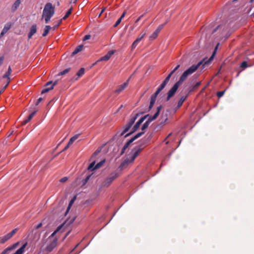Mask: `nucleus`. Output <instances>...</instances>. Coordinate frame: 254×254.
Returning <instances> with one entry per match:
<instances>
[{
    "mask_svg": "<svg viewBox=\"0 0 254 254\" xmlns=\"http://www.w3.org/2000/svg\"><path fill=\"white\" fill-rule=\"evenodd\" d=\"M215 53V52H214L211 57L207 61H205V60L204 59L203 60L199 62L197 64H193L185 70L180 77L179 80L173 85L167 93L166 101H168L171 98L174 96L179 87L185 80H186L189 75L194 72L201 65H202V66L204 67L205 65L208 64L213 59V56Z\"/></svg>",
    "mask_w": 254,
    "mask_h": 254,
    "instance_id": "obj_1",
    "label": "nucleus"
},
{
    "mask_svg": "<svg viewBox=\"0 0 254 254\" xmlns=\"http://www.w3.org/2000/svg\"><path fill=\"white\" fill-rule=\"evenodd\" d=\"M146 141H143L141 144L134 148L128 156L121 163L119 166L120 169L127 166L129 164L132 163L135 159L138 156L141 151L145 147L146 144Z\"/></svg>",
    "mask_w": 254,
    "mask_h": 254,
    "instance_id": "obj_2",
    "label": "nucleus"
},
{
    "mask_svg": "<svg viewBox=\"0 0 254 254\" xmlns=\"http://www.w3.org/2000/svg\"><path fill=\"white\" fill-rule=\"evenodd\" d=\"M55 13V8L50 2L47 3L44 8L42 18L44 16L53 17Z\"/></svg>",
    "mask_w": 254,
    "mask_h": 254,
    "instance_id": "obj_3",
    "label": "nucleus"
},
{
    "mask_svg": "<svg viewBox=\"0 0 254 254\" xmlns=\"http://www.w3.org/2000/svg\"><path fill=\"white\" fill-rule=\"evenodd\" d=\"M162 108V105H160L159 106H158L157 107L156 112L155 113V114L153 116H150L148 118L147 120L144 123V124L142 126L141 130H143L145 129L146 128H147L148 127L150 123L152 121L156 120L157 118V117L159 116V115L160 114V111L161 110Z\"/></svg>",
    "mask_w": 254,
    "mask_h": 254,
    "instance_id": "obj_4",
    "label": "nucleus"
},
{
    "mask_svg": "<svg viewBox=\"0 0 254 254\" xmlns=\"http://www.w3.org/2000/svg\"><path fill=\"white\" fill-rule=\"evenodd\" d=\"M58 239L55 238L52 240H49L47 246L43 252L46 253H51L57 246Z\"/></svg>",
    "mask_w": 254,
    "mask_h": 254,
    "instance_id": "obj_5",
    "label": "nucleus"
},
{
    "mask_svg": "<svg viewBox=\"0 0 254 254\" xmlns=\"http://www.w3.org/2000/svg\"><path fill=\"white\" fill-rule=\"evenodd\" d=\"M119 177V174L117 173H111L110 176L107 178L103 182L102 186L103 187H108L112 182L116 178Z\"/></svg>",
    "mask_w": 254,
    "mask_h": 254,
    "instance_id": "obj_6",
    "label": "nucleus"
},
{
    "mask_svg": "<svg viewBox=\"0 0 254 254\" xmlns=\"http://www.w3.org/2000/svg\"><path fill=\"white\" fill-rule=\"evenodd\" d=\"M170 79L169 77L167 76L153 94L157 96L159 93L165 88Z\"/></svg>",
    "mask_w": 254,
    "mask_h": 254,
    "instance_id": "obj_7",
    "label": "nucleus"
},
{
    "mask_svg": "<svg viewBox=\"0 0 254 254\" xmlns=\"http://www.w3.org/2000/svg\"><path fill=\"white\" fill-rule=\"evenodd\" d=\"M57 81H55L54 83L52 81H49L46 84L45 86H48L50 85V87H46L41 92V94H44L49 92L53 89L55 85L57 84Z\"/></svg>",
    "mask_w": 254,
    "mask_h": 254,
    "instance_id": "obj_8",
    "label": "nucleus"
},
{
    "mask_svg": "<svg viewBox=\"0 0 254 254\" xmlns=\"http://www.w3.org/2000/svg\"><path fill=\"white\" fill-rule=\"evenodd\" d=\"M145 35V33H141L136 39V40L133 42L131 46V50H133L137 46L138 43L142 40V39Z\"/></svg>",
    "mask_w": 254,
    "mask_h": 254,
    "instance_id": "obj_9",
    "label": "nucleus"
},
{
    "mask_svg": "<svg viewBox=\"0 0 254 254\" xmlns=\"http://www.w3.org/2000/svg\"><path fill=\"white\" fill-rule=\"evenodd\" d=\"M12 72V69L10 66H9L8 68L7 71L5 73V74L2 76L3 78H7V82L5 85L3 87V89H5L7 86L8 85L10 82V77L9 76Z\"/></svg>",
    "mask_w": 254,
    "mask_h": 254,
    "instance_id": "obj_10",
    "label": "nucleus"
},
{
    "mask_svg": "<svg viewBox=\"0 0 254 254\" xmlns=\"http://www.w3.org/2000/svg\"><path fill=\"white\" fill-rule=\"evenodd\" d=\"M116 52L115 50H110L109 51L107 54L104 56L101 57L99 60H98L96 63L101 61H108L111 56Z\"/></svg>",
    "mask_w": 254,
    "mask_h": 254,
    "instance_id": "obj_11",
    "label": "nucleus"
},
{
    "mask_svg": "<svg viewBox=\"0 0 254 254\" xmlns=\"http://www.w3.org/2000/svg\"><path fill=\"white\" fill-rule=\"evenodd\" d=\"M11 26L12 24L10 22H8L4 25L3 28L0 34V38L2 37L4 35L7 33V32L10 29Z\"/></svg>",
    "mask_w": 254,
    "mask_h": 254,
    "instance_id": "obj_12",
    "label": "nucleus"
},
{
    "mask_svg": "<svg viewBox=\"0 0 254 254\" xmlns=\"http://www.w3.org/2000/svg\"><path fill=\"white\" fill-rule=\"evenodd\" d=\"M131 78L130 77L129 79L124 83L122 84V85H120L118 88L115 91V92L116 93H120L121 92L123 91L128 85V81L129 79Z\"/></svg>",
    "mask_w": 254,
    "mask_h": 254,
    "instance_id": "obj_13",
    "label": "nucleus"
},
{
    "mask_svg": "<svg viewBox=\"0 0 254 254\" xmlns=\"http://www.w3.org/2000/svg\"><path fill=\"white\" fill-rule=\"evenodd\" d=\"M132 126H131L130 124H129L128 123H127L125 127V129L122 132H118L115 135V136H123L125 133H126L128 131V130L130 128V127H131Z\"/></svg>",
    "mask_w": 254,
    "mask_h": 254,
    "instance_id": "obj_14",
    "label": "nucleus"
},
{
    "mask_svg": "<svg viewBox=\"0 0 254 254\" xmlns=\"http://www.w3.org/2000/svg\"><path fill=\"white\" fill-rule=\"evenodd\" d=\"M167 124V122L159 120L158 124L155 126L154 129L156 131L161 130Z\"/></svg>",
    "mask_w": 254,
    "mask_h": 254,
    "instance_id": "obj_15",
    "label": "nucleus"
},
{
    "mask_svg": "<svg viewBox=\"0 0 254 254\" xmlns=\"http://www.w3.org/2000/svg\"><path fill=\"white\" fill-rule=\"evenodd\" d=\"M37 32V25L36 24H33L30 30V31L28 35V39H30L32 38L33 35L35 34Z\"/></svg>",
    "mask_w": 254,
    "mask_h": 254,
    "instance_id": "obj_16",
    "label": "nucleus"
},
{
    "mask_svg": "<svg viewBox=\"0 0 254 254\" xmlns=\"http://www.w3.org/2000/svg\"><path fill=\"white\" fill-rule=\"evenodd\" d=\"M140 114V113H136L135 115H134L133 113H132L130 115V118L129 119V122L127 123L130 124L131 126H132L136 119L139 116Z\"/></svg>",
    "mask_w": 254,
    "mask_h": 254,
    "instance_id": "obj_17",
    "label": "nucleus"
},
{
    "mask_svg": "<svg viewBox=\"0 0 254 254\" xmlns=\"http://www.w3.org/2000/svg\"><path fill=\"white\" fill-rule=\"evenodd\" d=\"M156 98H157V96H156L154 94H152L151 95V98H150V104H149V106L148 110V111H150L151 110V109L152 108L153 106H154V103L156 100Z\"/></svg>",
    "mask_w": 254,
    "mask_h": 254,
    "instance_id": "obj_18",
    "label": "nucleus"
},
{
    "mask_svg": "<svg viewBox=\"0 0 254 254\" xmlns=\"http://www.w3.org/2000/svg\"><path fill=\"white\" fill-rule=\"evenodd\" d=\"M156 98H157V96H156L154 94H152L151 95V98H150V104H149V106L148 110V111H150L151 110V109L152 108L153 106H154V103L156 100Z\"/></svg>",
    "mask_w": 254,
    "mask_h": 254,
    "instance_id": "obj_19",
    "label": "nucleus"
},
{
    "mask_svg": "<svg viewBox=\"0 0 254 254\" xmlns=\"http://www.w3.org/2000/svg\"><path fill=\"white\" fill-rule=\"evenodd\" d=\"M19 244V242H17L13 244L12 246L7 248L4 250H3V251L0 254H6L7 253V252L15 249L18 246Z\"/></svg>",
    "mask_w": 254,
    "mask_h": 254,
    "instance_id": "obj_20",
    "label": "nucleus"
},
{
    "mask_svg": "<svg viewBox=\"0 0 254 254\" xmlns=\"http://www.w3.org/2000/svg\"><path fill=\"white\" fill-rule=\"evenodd\" d=\"M188 95H187L186 96H183L180 100L178 102L177 106L176 107V110L179 109L183 105L184 101L186 100Z\"/></svg>",
    "mask_w": 254,
    "mask_h": 254,
    "instance_id": "obj_21",
    "label": "nucleus"
},
{
    "mask_svg": "<svg viewBox=\"0 0 254 254\" xmlns=\"http://www.w3.org/2000/svg\"><path fill=\"white\" fill-rule=\"evenodd\" d=\"M37 111H35L33 112L32 113H31L28 116V118L22 122V125H25L29 122H30L31 121V120L33 118V117L36 113Z\"/></svg>",
    "mask_w": 254,
    "mask_h": 254,
    "instance_id": "obj_22",
    "label": "nucleus"
},
{
    "mask_svg": "<svg viewBox=\"0 0 254 254\" xmlns=\"http://www.w3.org/2000/svg\"><path fill=\"white\" fill-rule=\"evenodd\" d=\"M20 3H21V0H16L14 2V3L12 5V6H11V11L12 12L15 11L17 9V8L19 7Z\"/></svg>",
    "mask_w": 254,
    "mask_h": 254,
    "instance_id": "obj_23",
    "label": "nucleus"
},
{
    "mask_svg": "<svg viewBox=\"0 0 254 254\" xmlns=\"http://www.w3.org/2000/svg\"><path fill=\"white\" fill-rule=\"evenodd\" d=\"M27 243L26 242L25 244H24L23 245V246L20 249L17 250L16 251V252L13 254H22L24 253V250H25L26 247L27 246Z\"/></svg>",
    "mask_w": 254,
    "mask_h": 254,
    "instance_id": "obj_24",
    "label": "nucleus"
},
{
    "mask_svg": "<svg viewBox=\"0 0 254 254\" xmlns=\"http://www.w3.org/2000/svg\"><path fill=\"white\" fill-rule=\"evenodd\" d=\"M140 126V125L139 124L136 123L132 128V131L126 134L125 137H127L130 135L133 132H135L139 127Z\"/></svg>",
    "mask_w": 254,
    "mask_h": 254,
    "instance_id": "obj_25",
    "label": "nucleus"
},
{
    "mask_svg": "<svg viewBox=\"0 0 254 254\" xmlns=\"http://www.w3.org/2000/svg\"><path fill=\"white\" fill-rule=\"evenodd\" d=\"M83 47V46L82 45L78 46L72 53L71 56H74V55L77 54L78 53L81 51L82 50Z\"/></svg>",
    "mask_w": 254,
    "mask_h": 254,
    "instance_id": "obj_26",
    "label": "nucleus"
},
{
    "mask_svg": "<svg viewBox=\"0 0 254 254\" xmlns=\"http://www.w3.org/2000/svg\"><path fill=\"white\" fill-rule=\"evenodd\" d=\"M168 120V113L162 112L161 114L159 120L164 121L167 123Z\"/></svg>",
    "mask_w": 254,
    "mask_h": 254,
    "instance_id": "obj_27",
    "label": "nucleus"
},
{
    "mask_svg": "<svg viewBox=\"0 0 254 254\" xmlns=\"http://www.w3.org/2000/svg\"><path fill=\"white\" fill-rule=\"evenodd\" d=\"M168 120V113L162 112L161 114L159 120L164 121L167 123Z\"/></svg>",
    "mask_w": 254,
    "mask_h": 254,
    "instance_id": "obj_28",
    "label": "nucleus"
},
{
    "mask_svg": "<svg viewBox=\"0 0 254 254\" xmlns=\"http://www.w3.org/2000/svg\"><path fill=\"white\" fill-rule=\"evenodd\" d=\"M64 226V224H63L60 226H59L57 229L51 235V236L49 237L48 240H52L51 238L54 237V236L55 235V234L59 232Z\"/></svg>",
    "mask_w": 254,
    "mask_h": 254,
    "instance_id": "obj_29",
    "label": "nucleus"
},
{
    "mask_svg": "<svg viewBox=\"0 0 254 254\" xmlns=\"http://www.w3.org/2000/svg\"><path fill=\"white\" fill-rule=\"evenodd\" d=\"M51 27L50 25H46L45 26L44 31L42 34V36L43 37L46 36L47 35V34H48L49 31L51 30Z\"/></svg>",
    "mask_w": 254,
    "mask_h": 254,
    "instance_id": "obj_30",
    "label": "nucleus"
},
{
    "mask_svg": "<svg viewBox=\"0 0 254 254\" xmlns=\"http://www.w3.org/2000/svg\"><path fill=\"white\" fill-rule=\"evenodd\" d=\"M105 159H103V160L101 161L99 163H98L94 167V169H97L98 168H100L105 163Z\"/></svg>",
    "mask_w": 254,
    "mask_h": 254,
    "instance_id": "obj_31",
    "label": "nucleus"
},
{
    "mask_svg": "<svg viewBox=\"0 0 254 254\" xmlns=\"http://www.w3.org/2000/svg\"><path fill=\"white\" fill-rule=\"evenodd\" d=\"M168 21L169 20H167L164 24L160 25L156 30L157 32L159 33L160 31L163 28L164 26L168 23Z\"/></svg>",
    "mask_w": 254,
    "mask_h": 254,
    "instance_id": "obj_32",
    "label": "nucleus"
},
{
    "mask_svg": "<svg viewBox=\"0 0 254 254\" xmlns=\"http://www.w3.org/2000/svg\"><path fill=\"white\" fill-rule=\"evenodd\" d=\"M78 137V135H75L72 137L68 141L69 145H71Z\"/></svg>",
    "mask_w": 254,
    "mask_h": 254,
    "instance_id": "obj_33",
    "label": "nucleus"
},
{
    "mask_svg": "<svg viewBox=\"0 0 254 254\" xmlns=\"http://www.w3.org/2000/svg\"><path fill=\"white\" fill-rule=\"evenodd\" d=\"M72 7H70L68 10L66 12V14H65V15L63 17V19L64 20H65L69 16V15L71 13V12H72Z\"/></svg>",
    "mask_w": 254,
    "mask_h": 254,
    "instance_id": "obj_34",
    "label": "nucleus"
},
{
    "mask_svg": "<svg viewBox=\"0 0 254 254\" xmlns=\"http://www.w3.org/2000/svg\"><path fill=\"white\" fill-rule=\"evenodd\" d=\"M84 72H85V69L84 68H81L79 71L77 72L76 73V75L78 76V77H80L82 75L84 74Z\"/></svg>",
    "mask_w": 254,
    "mask_h": 254,
    "instance_id": "obj_35",
    "label": "nucleus"
},
{
    "mask_svg": "<svg viewBox=\"0 0 254 254\" xmlns=\"http://www.w3.org/2000/svg\"><path fill=\"white\" fill-rule=\"evenodd\" d=\"M148 117H150L148 114L141 117L137 123L140 125Z\"/></svg>",
    "mask_w": 254,
    "mask_h": 254,
    "instance_id": "obj_36",
    "label": "nucleus"
},
{
    "mask_svg": "<svg viewBox=\"0 0 254 254\" xmlns=\"http://www.w3.org/2000/svg\"><path fill=\"white\" fill-rule=\"evenodd\" d=\"M148 117H150L148 114L141 117L137 123L140 125Z\"/></svg>",
    "mask_w": 254,
    "mask_h": 254,
    "instance_id": "obj_37",
    "label": "nucleus"
},
{
    "mask_svg": "<svg viewBox=\"0 0 254 254\" xmlns=\"http://www.w3.org/2000/svg\"><path fill=\"white\" fill-rule=\"evenodd\" d=\"M144 133V132H140L137 133L135 135H134L133 137L131 138V139L134 141L135 139L138 138V137H140L142 135H143Z\"/></svg>",
    "mask_w": 254,
    "mask_h": 254,
    "instance_id": "obj_38",
    "label": "nucleus"
},
{
    "mask_svg": "<svg viewBox=\"0 0 254 254\" xmlns=\"http://www.w3.org/2000/svg\"><path fill=\"white\" fill-rule=\"evenodd\" d=\"M159 33L157 32V31L155 30L153 34L150 36L149 38L151 40H154L156 39Z\"/></svg>",
    "mask_w": 254,
    "mask_h": 254,
    "instance_id": "obj_39",
    "label": "nucleus"
},
{
    "mask_svg": "<svg viewBox=\"0 0 254 254\" xmlns=\"http://www.w3.org/2000/svg\"><path fill=\"white\" fill-rule=\"evenodd\" d=\"M180 64L176 66V67L168 74L167 76L170 78L172 74L180 67Z\"/></svg>",
    "mask_w": 254,
    "mask_h": 254,
    "instance_id": "obj_40",
    "label": "nucleus"
},
{
    "mask_svg": "<svg viewBox=\"0 0 254 254\" xmlns=\"http://www.w3.org/2000/svg\"><path fill=\"white\" fill-rule=\"evenodd\" d=\"M200 84L201 82H197L190 90V92L193 91L194 90H195L198 86H200Z\"/></svg>",
    "mask_w": 254,
    "mask_h": 254,
    "instance_id": "obj_41",
    "label": "nucleus"
},
{
    "mask_svg": "<svg viewBox=\"0 0 254 254\" xmlns=\"http://www.w3.org/2000/svg\"><path fill=\"white\" fill-rule=\"evenodd\" d=\"M95 161H93L91 163H90V165H89L88 167V170H91V171L94 170L95 169H94V168L95 167L94 166H95Z\"/></svg>",
    "mask_w": 254,
    "mask_h": 254,
    "instance_id": "obj_42",
    "label": "nucleus"
},
{
    "mask_svg": "<svg viewBox=\"0 0 254 254\" xmlns=\"http://www.w3.org/2000/svg\"><path fill=\"white\" fill-rule=\"evenodd\" d=\"M8 240L7 239L5 236L0 237V243L3 244L6 242Z\"/></svg>",
    "mask_w": 254,
    "mask_h": 254,
    "instance_id": "obj_43",
    "label": "nucleus"
},
{
    "mask_svg": "<svg viewBox=\"0 0 254 254\" xmlns=\"http://www.w3.org/2000/svg\"><path fill=\"white\" fill-rule=\"evenodd\" d=\"M70 68H66V69H65L63 71H61L60 73V75H64L66 73H68L69 70H70Z\"/></svg>",
    "mask_w": 254,
    "mask_h": 254,
    "instance_id": "obj_44",
    "label": "nucleus"
},
{
    "mask_svg": "<svg viewBox=\"0 0 254 254\" xmlns=\"http://www.w3.org/2000/svg\"><path fill=\"white\" fill-rule=\"evenodd\" d=\"M240 67L243 68H246V67H248L247 62L246 61L242 62L240 65Z\"/></svg>",
    "mask_w": 254,
    "mask_h": 254,
    "instance_id": "obj_45",
    "label": "nucleus"
},
{
    "mask_svg": "<svg viewBox=\"0 0 254 254\" xmlns=\"http://www.w3.org/2000/svg\"><path fill=\"white\" fill-rule=\"evenodd\" d=\"M225 92V90L218 92L217 93V96H218V98H220L223 96Z\"/></svg>",
    "mask_w": 254,
    "mask_h": 254,
    "instance_id": "obj_46",
    "label": "nucleus"
},
{
    "mask_svg": "<svg viewBox=\"0 0 254 254\" xmlns=\"http://www.w3.org/2000/svg\"><path fill=\"white\" fill-rule=\"evenodd\" d=\"M76 199V197H74L70 201L69 203V205H68V208H67V210H68L69 209H70V206L72 205V203L74 202V201H75Z\"/></svg>",
    "mask_w": 254,
    "mask_h": 254,
    "instance_id": "obj_47",
    "label": "nucleus"
},
{
    "mask_svg": "<svg viewBox=\"0 0 254 254\" xmlns=\"http://www.w3.org/2000/svg\"><path fill=\"white\" fill-rule=\"evenodd\" d=\"M121 21H122L121 18H119L117 20V21H116V22L115 23V24L114 25V27H117L120 24Z\"/></svg>",
    "mask_w": 254,
    "mask_h": 254,
    "instance_id": "obj_48",
    "label": "nucleus"
},
{
    "mask_svg": "<svg viewBox=\"0 0 254 254\" xmlns=\"http://www.w3.org/2000/svg\"><path fill=\"white\" fill-rule=\"evenodd\" d=\"M134 141L131 138H130L127 142L125 144L127 147H128L129 145L133 142Z\"/></svg>",
    "mask_w": 254,
    "mask_h": 254,
    "instance_id": "obj_49",
    "label": "nucleus"
},
{
    "mask_svg": "<svg viewBox=\"0 0 254 254\" xmlns=\"http://www.w3.org/2000/svg\"><path fill=\"white\" fill-rule=\"evenodd\" d=\"M134 141L131 138H130L127 142L125 144L127 147H128L129 145L133 142Z\"/></svg>",
    "mask_w": 254,
    "mask_h": 254,
    "instance_id": "obj_50",
    "label": "nucleus"
},
{
    "mask_svg": "<svg viewBox=\"0 0 254 254\" xmlns=\"http://www.w3.org/2000/svg\"><path fill=\"white\" fill-rule=\"evenodd\" d=\"M90 38H91V35H85L84 37V38L83 39V41H86V40L90 39Z\"/></svg>",
    "mask_w": 254,
    "mask_h": 254,
    "instance_id": "obj_51",
    "label": "nucleus"
},
{
    "mask_svg": "<svg viewBox=\"0 0 254 254\" xmlns=\"http://www.w3.org/2000/svg\"><path fill=\"white\" fill-rule=\"evenodd\" d=\"M43 18H45V23H48L52 17H48V16H44Z\"/></svg>",
    "mask_w": 254,
    "mask_h": 254,
    "instance_id": "obj_52",
    "label": "nucleus"
},
{
    "mask_svg": "<svg viewBox=\"0 0 254 254\" xmlns=\"http://www.w3.org/2000/svg\"><path fill=\"white\" fill-rule=\"evenodd\" d=\"M67 180V178L66 177L62 178L61 179H60V182L61 183H64Z\"/></svg>",
    "mask_w": 254,
    "mask_h": 254,
    "instance_id": "obj_53",
    "label": "nucleus"
},
{
    "mask_svg": "<svg viewBox=\"0 0 254 254\" xmlns=\"http://www.w3.org/2000/svg\"><path fill=\"white\" fill-rule=\"evenodd\" d=\"M17 230H18V229L15 228V229H13L11 232H10V234L13 236L16 233V232L17 231Z\"/></svg>",
    "mask_w": 254,
    "mask_h": 254,
    "instance_id": "obj_54",
    "label": "nucleus"
},
{
    "mask_svg": "<svg viewBox=\"0 0 254 254\" xmlns=\"http://www.w3.org/2000/svg\"><path fill=\"white\" fill-rule=\"evenodd\" d=\"M42 100H43V98H41V97L39 98L37 100V102H36V103L35 105H36V106L38 105H39V103H40Z\"/></svg>",
    "mask_w": 254,
    "mask_h": 254,
    "instance_id": "obj_55",
    "label": "nucleus"
},
{
    "mask_svg": "<svg viewBox=\"0 0 254 254\" xmlns=\"http://www.w3.org/2000/svg\"><path fill=\"white\" fill-rule=\"evenodd\" d=\"M4 58L3 56H1L0 57V66L2 64Z\"/></svg>",
    "mask_w": 254,
    "mask_h": 254,
    "instance_id": "obj_56",
    "label": "nucleus"
},
{
    "mask_svg": "<svg viewBox=\"0 0 254 254\" xmlns=\"http://www.w3.org/2000/svg\"><path fill=\"white\" fill-rule=\"evenodd\" d=\"M5 236H6V237L8 240L9 239H10L12 237V236L10 234V233H9L8 234H7V235H6Z\"/></svg>",
    "mask_w": 254,
    "mask_h": 254,
    "instance_id": "obj_57",
    "label": "nucleus"
},
{
    "mask_svg": "<svg viewBox=\"0 0 254 254\" xmlns=\"http://www.w3.org/2000/svg\"><path fill=\"white\" fill-rule=\"evenodd\" d=\"M152 137V135L151 134L147 137V138L146 139V141L147 142L149 141Z\"/></svg>",
    "mask_w": 254,
    "mask_h": 254,
    "instance_id": "obj_58",
    "label": "nucleus"
},
{
    "mask_svg": "<svg viewBox=\"0 0 254 254\" xmlns=\"http://www.w3.org/2000/svg\"><path fill=\"white\" fill-rule=\"evenodd\" d=\"M42 223L41 222L36 226V227H35V229H39L40 228H41L42 227Z\"/></svg>",
    "mask_w": 254,
    "mask_h": 254,
    "instance_id": "obj_59",
    "label": "nucleus"
},
{
    "mask_svg": "<svg viewBox=\"0 0 254 254\" xmlns=\"http://www.w3.org/2000/svg\"><path fill=\"white\" fill-rule=\"evenodd\" d=\"M71 145H69V142L67 143V144L66 145V146L64 148V149L62 151H64L66 150H67L69 147Z\"/></svg>",
    "mask_w": 254,
    "mask_h": 254,
    "instance_id": "obj_60",
    "label": "nucleus"
},
{
    "mask_svg": "<svg viewBox=\"0 0 254 254\" xmlns=\"http://www.w3.org/2000/svg\"><path fill=\"white\" fill-rule=\"evenodd\" d=\"M100 152V150H96V151L94 153V154H93V156H95L97 155H98V154Z\"/></svg>",
    "mask_w": 254,
    "mask_h": 254,
    "instance_id": "obj_61",
    "label": "nucleus"
},
{
    "mask_svg": "<svg viewBox=\"0 0 254 254\" xmlns=\"http://www.w3.org/2000/svg\"><path fill=\"white\" fill-rule=\"evenodd\" d=\"M143 16V15H141L140 16H139L135 21V23H137L140 19Z\"/></svg>",
    "mask_w": 254,
    "mask_h": 254,
    "instance_id": "obj_62",
    "label": "nucleus"
},
{
    "mask_svg": "<svg viewBox=\"0 0 254 254\" xmlns=\"http://www.w3.org/2000/svg\"><path fill=\"white\" fill-rule=\"evenodd\" d=\"M126 14V12L124 11L119 18H121V20H122V19L125 17Z\"/></svg>",
    "mask_w": 254,
    "mask_h": 254,
    "instance_id": "obj_63",
    "label": "nucleus"
},
{
    "mask_svg": "<svg viewBox=\"0 0 254 254\" xmlns=\"http://www.w3.org/2000/svg\"><path fill=\"white\" fill-rule=\"evenodd\" d=\"M126 149H124V148H122V151L121 152V155H122L125 152Z\"/></svg>",
    "mask_w": 254,
    "mask_h": 254,
    "instance_id": "obj_64",
    "label": "nucleus"
}]
</instances>
